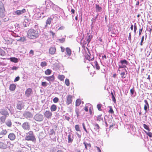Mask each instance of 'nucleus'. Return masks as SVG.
<instances>
[{
	"label": "nucleus",
	"instance_id": "nucleus-1",
	"mask_svg": "<svg viewBox=\"0 0 152 152\" xmlns=\"http://www.w3.org/2000/svg\"><path fill=\"white\" fill-rule=\"evenodd\" d=\"M39 34L38 31L34 29H30L27 33V37L31 39H34L38 37Z\"/></svg>",
	"mask_w": 152,
	"mask_h": 152
},
{
	"label": "nucleus",
	"instance_id": "nucleus-2",
	"mask_svg": "<svg viewBox=\"0 0 152 152\" xmlns=\"http://www.w3.org/2000/svg\"><path fill=\"white\" fill-rule=\"evenodd\" d=\"M25 140L27 141H32L36 140V139L32 131H29L26 133Z\"/></svg>",
	"mask_w": 152,
	"mask_h": 152
},
{
	"label": "nucleus",
	"instance_id": "nucleus-3",
	"mask_svg": "<svg viewBox=\"0 0 152 152\" xmlns=\"http://www.w3.org/2000/svg\"><path fill=\"white\" fill-rule=\"evenodd\" d=\"M5 15V10L4 5L3 3L0 1V17L3 18Z\"/></svg>",
	"mask_w": 152,
	"mask_h": 152
},
{
	"label": "nucleus",
	"instance_id": "nucleus-4",
	"mask_svg": "<svg viewBox=\"0 0 152 152\" xmlns=\"http://www.w3.org/2000/svg\"><path fill=\"white\" fill-rule=\"evenodd\" d=\"M10 142L7 141H5L4 140L3 142H0V149H6L8 147V144Z\"/></svg>",
	"mask_w": 152,
	"mask_h": 152
},
{
	"label": "nucleus",
	"instance_id": "nucleus-5",
	"mask_svg": "<svg viewBox=\"0 0 152 152\" xmlns=\"http://www.w3.org/2000/svg\"><path fill=\"white\" fill-rule=\"evenodd\" d=\"M22 127L26 131H29L30 129V125L28 122H25L23 123L22 125Z\"/></svg>",
	"mask_w": 152,
	"mask_h": 152
},
{
	"label": "nucleus",
	"instance_id": "nucleus-6",
	"mask_svg": "<svg viewBox=\"0 0 152 152\" xmlns=\"http://www.w3.org/2000/svg\"><path fill=\"white\" fill-rule=\"evenodd\" d=\"M34 119L38 121H41L43 119V116L40 114H37L34 116Z\"/></svg>",
	"mask_w": 152,
	"mask_h": 152
},
{
	"label": "nucleus",
	"instance_id": "nucleus-7",
	"mask_svg": "<svg viewBox=\"0 0 152 152\" xmlns=\"http://www.w3.org/2000/svg\"><path fill=\"white\" fill-rule=\"evenodd\" d=\"M44 115L45 118L48 119H49L51 118L52 114L50 110H46L45 112Z\"/></svg>",
	"mask_w": 152,
	"mask_h": 152
},
{
	"label": "nucleus",
	"instance_id": "nucleus-8",
	"mask_svg": "<svg viewBox=\"0 0 152 152\" xmlns=\"http://www.w3.org/2000/svg\"><path fill=\"white\" fill-rule=\"evenodd\" d=\"M73 97V96L70 94L67 95L66 100V104L67 105H68L69 104L72 103Z\"/></svg>",
	"mask_w": 152,
	"mask_h": 152
},
{
	"label": "nucleus",
	"instance_id": "nucleus-9",
	"mask_svg": "<svg viewBox=\"0 0 152 152\" xmlns=\"http://www.w3.org/2000/svg\"><path fill=\"white\" fill-rule=\"evenodd\" d=\"M48 81L53 82L55 80V77L54 75L49 76H46L44 77Z\"/></svg>",
	"mask_w": 152,
	"mask_h": 152
},
{
	"label": "nucleus",
	"instance_id": "nucleus-10",
	"mask_svg": "<svg viewBox=\"0 0 152 152\" xmlns=\"http://www.w3.org/2000/svg\"><path fill=\"white\" fill-rule=\"evenodd\" d=\"M8 137L11 140L13 141L16 138V136L13 133H10L8 135Z\"/></svg>",
	"mask_w": 152,
	"mask_h": 152
},
{
	"label": "nucleus",
	"instance_id": "nucleus-11",
	"mask_svg": "<svg viewBox=\"0 0 152 152\" xmlns=\"http://www.w3.org/2000/svg\"><path fill=\"white\" fill-rule=\"evenodd\" d=\"M26 11V10L24 8L21 10H17L15 12L16 15H20L25 13Z\"/></svg>",
	"mask_w": 152,
	"mask_h": 152
},
{
	"label": "nucleus",
	"instance_id": "nucleus-12",
	"mask_svg": "<svg viewBox=\"0 0 152 152\" xmlns=\"http://www.w3.org/2000/svg\"><path fill=\"white\" fill-rule=\"evenodd\" d=\"M56 50V48L54 47H52L50 48L49 52L50 54L53 55L55 54Z\"/></svg>",
	"mask_w": 152,
	"mask_h": 152
},
{
	"label": "nucleus",
	"instance_id": "nucleus-13",
	"mask_svg": "<svg viewBox=\"0 0 152 152\" xmlns=\"http://www.w3.org/2000/svg\"><path fill=\"white\" fill-rule=\"evenodd\" d=\"M0 113L2 115L7 117L9 115V113L7 110L2 109L0 111Z\"/></svg>",
	"mask_w": 152,
	"mask_h": 152
},
{
	"label": "nucleus",
	"instance_id": "nucleus-14",
	"mask_svg": "<svg viewBox=\"0 0 152 152\" xmlns=\"http://www.w3.org/2000/svg\"><path fill=\"white\" fill-rule=\"evenodd\" d=\"M87 36L86 37L85 39L87 42V45H88L91 41L92 37L91 35V34L89 33H87Z\"/></svg>",
	"mask_w": 152,
	"mask_h": 152
},
{
	"label": "nucleus",
	"instance_id": "nucleus-15",
	"mask_svg": "<svg viewBox=\"0 0 152 152\" xmlns=\"http://www.w3.org/2000/svg\"><path fill=\"white\" fill-rule=\"evenodd\" d=\"M7 132L6 129H3L0 132V138H2L4 135H6Z\"/></svg>",
	"mask_w": 152,
	"mask_h": 152
},
{
	"label": "nucleus",
	"instance_id": "nucleus-16",
	"mask_svg": "<svg viewBox=\"0 0 152 152\" xmlns=\"http://www.w3.org/2000/svg\"><path fill=\"white\" fill-rule=\"evenodd\" d=\"M32 92V89L31 88H28L26 90L25 92V94L27 96H29Z\"/></svg>",
	"mask_w": 152,
	"mask_h": 152
},
{
	"label": "nucleus",
	"instance_id": "nucleus-17",
	"mask_svg": "<svg viewBox=\"0 0 152 152\" xmlns=\"http://www.w3.org/2000/svg\"><path fill=\"white\" fill-rule=\"evenodd\" d=\"M24 116L26 118H30L32 116L31 113L28 111H26L23 114Z\"/></svg>",
	"mask_w": 152,
	"mask_h": 152
},
{
	"label": "nucleus",
	"instance_id": "nucleus-18",
	"mask_svg": "<svg viewBox=\"0 0 152 152\" xmlns=\"http://www.w3.org/2000/svg\"><path fill=\"white\" fill-rule=\"evenodd\" d=\"M16 107L18 109L20 110H21L23 107L22 103L20 102H18L17 104Z\"/></svg>",
	"mask_w": 152,
	"mask_h": 152
},
{
	"label": "nucleus",
	"instance_id": "nucleus-19",
	"mask_svg": "<svg viewBox=\"0 0 152 152\" xmlns=\"http://www.w3.org/2000/svg\"><path fill=\"white\" fill-rule=\"evenodd\" d=\"M16 87V85L14 84H12L10 85V90L12 91H14Z\"/></svg>",
	"mask_w": 152,
	"mask_h": 152
},
{
	"label": "nucleus",
	"instance_id": "nucleus-20",
	"mask_svg": "<svg viewBox=\"0 0 152 152\" xmlns=\"http://www.w3.org/2000/svg\"><path fill=\"white\" fill-rule=\"evenodd\" d=\"M88 54H87V56L86 57V58L88 60L90 61L91 60H92V59L94 58V57L93 56H91V55L89 51H88Z\"/></svg>",
	"mask_w": 152,
	"mask_h": 152
},
{
	"label": "nucleus",
	"instance_id": "nucleus-21",
	"mask_svg": "<svg viewBox=\"0 0 152 152\" xmlns=\"http://www.w3.org/2000/svg\"><path fill=\"white\" fill-rule=\"evenodd\" d=\"M83 144L85 146V148L87 150L88 149V147L89 148H90L91 146V144L90 143H87L86 142H84Z\"/></svg>",
	"mask_w": 152,
	"mask_h": 152
},
{
	"label": "nucleus",
	"instance_id": "nucleus-22",
	"mask_svg": "<svg viewBox=\"0 0 152 152\" xmlns=\"http://www.w3.org/2000/svg\"><path fill=\"white\" fill-rule=\"evenodd\" d=\"M50 109L51 111H55L57 109V106L56 105L53 104L51 106Z\"/></svg>",
	"mask_w": 152,
	"mask_h": 152
},
{
	"label": "nucleus",
	"instance_id": "nucleus-23",
	"mask_svg": "<svg viewBox=\"0 0 152 152\" xmlns=\"http://www.w3.org/2000/svg\"><path fill=\"white\" fill-rule=\"evenodd\" d=\"M53 19L51 18H48L46 22V26H47L48 25H50L51 23L52 20Z\"/></svg>",
	"mask_w": 152,
	"mask_h": 152
},
{
	"label": "nucleus",
	"instance_id": "nucleus-24",
	"mask_svg": "<svg viewBox=\"0 0 152 152\" xmlns=\"http://www.w3.org/2000/svg\"><path fill=\"white\" fill-rule=\"evenodd\" d=\"M10 61L15 63L18 62V59L15 57H12L10 58Z\"/></svg>",
	"mask_w": 152,
	"mask_h": 152
},
{
	"label": "nucleus",
	"instance_id": "nucleus-25",
	"mask_svg": "<svg viewBox=\"0 0 152 152\" xmlns=\"http://www.w3.org/2000/svg\"><path fill=\"white\" fill-rule=\"evenodd\" d=\"M58 78L61 81H64L65 78V76L63 75H58Z\"/></svg>",
	"mask_w": 152,
	"mask_h": 152
},
{
	"label": "nucleus",
	"instance_id": "nucleus-26",
	"mask_svg": "<svg viewBox=\"0 0 152 152\" xmlns=\"http://www.w3.org/2000/svg\"><path fill=\"white\" fill-rule=\"evenodd\" d=\"M51 72L52 71L49 69H48L45 71V73L46 75H50Z\"/></svg>",
	"mask_w": 152,
	"mask_h": 152
},
{
	"label": "nucleus",
	"instance_id": "nucleus-27",
	"mask_svg": "<svg viewBox=\"0 0 152 152\" xmlns=\"http://www.w3.org/2000/svg\"><path fill=\"white\" fill-rule=\"evenodd\" d=\"M96 6V11L97 12H101L102 8L99 7V6L98 4H96L95 5Z\"/></svg>",
	"mask_w": 152,
	"mask_h": 152
},
{
	"label": "nucleus",
	"instance_id": "nucleus-28",
	"mask_svg": "<svg viewBox=\"0 0 152 152\" xmlns=\"http://www.w3.org/2000/svg\"><path fill=\"white\" fill-rule=\"evenodd\" d=\"M6 125L9 127H11L12 126V122L10 120H9L7 121V122L6 123Z\"/></svg>",
	"mask_w": 152,
	"mask_h": 152
},
{
	"label": "nucleus",
	"instance_id": "nucleus-29",
	"mask_svg": "<svg viewBox=\"0 0 152 152\" xmlns=\"http://www.w3.org/2000/svg\"><path fill=\"white\" fill-rule=\"evenodd\" d=\"M66 54L69 56H70L71 53V50L68 48H66Z\"/></svg>",
	"mask_w": 152,
	"mask_h": 152
},
{
	"label": "nucleus",
	"instance_id": "nucleus-30",
	"mask_svg": "<svg viewBox=\"0 0 152 152\" xmlns=\"http://www.w3.org/2000/svg\"><path fill=\"white\" fill-rule=\"evenodd\" d=\"M102 115H98L97 117L96 120L99 121H103V118L102 117Z\"/></svg>",
	"mask_w": 152,
	"mask_h": 152
},
{
	"label": "nucleus",
	"instance_id": "nucleus-31",
	"mask_svg": "<svg viewBox=\"0 0 152 152\" xmlns=\"http://www.w3.org/2000/svg\"><path fill=\"white\" fill-rule=\"evenodd\" d=\"M120 62L122 64V65L125 64H126V65H127L128 64V62L125 59L121 60L120 61Z\"/></svg>",
	"mask_w": 152,
	"mask_h": 152
},
{
	"label": "nucleus",
	"instance_id": "nucleus-32",
	"mask_svg": "<svg viewBox=\"0 0 152 152\" xmlns=\"http://www.w3.org/2000/svg\"><path fill=\"white\" fill-rule=\"evenodd\" d=\"M68 142L69 143H71L73 140L72 137H71V135L70 134H69L68 135Z\"/></svg>",
	"mask_w": 152,
	"mask_h": 152
},
{
	"label": "nucleus",
	"instance_id": "nucleus-33",
	"mask_svg": "<svg viewBox=\"0 0 152 152\" xmlns=\"http://www.w3.org/2000/svg\"><path fill=\"white\" fill-rule=\"evenodd\" d=\"M94 63L95 64V66L96 69L97 70H99L100 69V67L99 65L97 63V62L96 61H94Z\"/></svg>",
	"mask_w": 152,
	"mask_h": 152
},
{
	"label": "nucleus",
	"instance_id": "nucleus-34",
	"mask_svg": "<svg viewBox=\"0 0 152 152\" xmlns=\"http://www.w3.org/2000/svg\"><path fill=\"white\" fill-rule=\"evenodd\" d=\"M94 128L97 131H98L99 128V125L97 124H96L94 125Z\"/></svg>",
	"mask_w": 152,
	"mask_h": 152
},
{
	"label": "nucleus",
	"instance_id": "nucleus-35",
	"mask_svg": "<svg viewBox=\"0 0 152 152\" xmlns=\"http://www.w3.org/2000/svg\"><path fill=\"white\" fill-rule=\"evenodd\" d=\"M47 63L45 61L42 62L41 63L40 65L42 67H43L47 66Z\"/></svg>",
	"mask_w": 152,
	"mask_h": 152
},
{
	"label": "nucleus",
	"instance_id": "nucleus-36",
	"mask_svg": "<svg viewBox=\"0 0 152 152\" xmlns=\"http://www.w3.org/2000/svg\"><path fill=\"white\" fill-rule=\"evenodd\" d=\"M111 94L112 95V100L115 103L116 102V99L112 92H111Z\"/></svg>",
	"mask_w": 152,
	"mask_h": 152
},
{
	"label": "nucleus",
	"instance_id": "nucleus-37",
	"mask_svg": "<svg viewBox=\"0 0 152 152\" xmlns=\"http://www.w3.org/2000/svg\"><path fill=\"white\" fill-rule=\"evenodd\" d=\"M49 84L46 82H42L41 85L42 86L44 87H46Z\"/></svg>",
	"mask_w": 152,
	"mask_h": 152
},
{
	"label": "nucleus",
	"instance_id": "nucleus-38",
	"mask_svg": "<svg viewBox=\"0 0 152 152\" xmlns=\"http://www.w3.org/2000/svg\"><path fill=\"white\" fill-rule=\"evenodd\" d=\"M6 116H1L0 118V120L3 123H4L5 122V120L6 119Z\"/></svg>",
	"mask_w": 152,
	"mask_h": 152
},
{
	"label": "nucleus",
	"instance_id": "nucleus-39",
	"mask_svg": "<svg viewBox=\"0 0 152 152\" xmlns=\"http://www.w3.org/2000/svg\"><path fill=\"white\" fill-rule=\"evenodd\" d=\"M145 133L147 135L149 136L150 137H152V133L151 132H147L146 131H145Z\"/></svg>",
	"mask_w": 152,
	"mask_h": 152
},
{
	"label": "nucleus",
	"instance_id": "nucleus-40",
	"mask_svg": "<svg viewBox=\"0 0 152 152\" xmlns=\"http://www.w3.org/2000/svg\"><path fill=\"white\" fill-rule=\"evenodd\" d=\"M65 84L67 86H69V81L68 79H66L65 80Z\"/></svg>",
	"mask_w": 152,
	"mask_h": 152
},
{
	"label": "nucleus",
	"instance_id": "nucleus-41",
	"mask_svg": "<svg viewBox=\"0 0 152 152\" xmlns=\"http://www.w3.org/2000/svg\"><path fill=\"white\" fill-rule=\"evenodd\" d=\"M143 127L146 129L148 131H149L150 130V129H149L148 126L147 125H146L145 124H143Z\"/></svg>",
	"mask_w": 152,
	"mask_h": 152
},
{
	"label": "nucleus",
	"instance_id": "nucleus-42",
	"mask_svg": "<svg viewBox=\"0 0 152 152\" xmlns=\"http://www.w3.org/2000/svg\"><path fill=\"white\" fill-rule=\"evenodd\" d=\"M59 100V99L57 97H55L53 99V102L55 103H57Z\"/></svg>",
	"mask_w": 152,
	"mask_h": 152
},
{
	"label": "nucleus",
	"instance_id": "nucleus-43",
	"mask_svg": "<svg viewBox=\"0 0 152 152\" xmlns=\"http://www.w3.org/2000/svg\"><path fill=\"white\" fill-rule=\"evenodd\" d=\"M134 33L135 34H136V31L137 30V25H136V23H134Z\"/></svg>",
	"mask_w": 152,
	"mask_h": 152
},
{
	"label": "nucleus",
	"instance_id": "nucleus-44",
	"mask_svg": "<svg viewBox=\"0 0 152 152\" xmlns=\"http://www.w3.org/2000/svg\"><path fill=\"white\" fill-rule=\"evenodd\" d=\"M4 51L3 50H2L1 48H0V55L4 56Z\"/></svg>",
	"mask_w": 152,
	"mask_h": 152
},
{
	"label": "nucleus",
	"instance_id": "nucleus-45",
	"mask_svg": "<svg viewBox=\"0 0 152 152\" xmlns=\"http://www.w3.org/2000/svg\"><path fill=\"white\" fill-rule=\"evenodd\" d=\"M81 103V101L80 99H77V106L79 105Z\"/></svg>",
	"mask_w": 152,
	"mask_h": 152
},
{
	"label": "nucleus",
	"instance_id": "nucleus-46",
	"mask_svg": "<svg viewBox=\"0 0 152 152\" xmlns=\"http://www.w3.org/2000/svg\"><path fill=\"white\" fill-rule=\"evenodd\" d=\"M54 134H55V131L53 129H51L49 133L50 135H52Z\"/></svg>",
	"mask_w": 152,
	"mask_h": 152
},
{
	"label": "nucleus",
	"instance_id": "nucleus-47",
	"mask_svg": "<svg viewBox=\"0 0 152 152\" xmlns=\"http://www.w3.org/2000/svg\"><path fill=\"white\" fill-rule=\"evenodd\" d=\"M97 108L98 109V110H99L101 111V107H102V105L101 104H98L97 105Z\"/></svg>",
	"mask_w": 152,
	"mask_h": 152
},
{
	"label": "nucleus",
	"instance_id": "nucleus-48",
	"mask_svg": "<svg viewBox=\"0 0 152 152\" xmlns=\"http://www.w3.org/2000/svg\"><path fill=\"white\" fill-rule=\"evenodd\" d=\"M148 108V106L146 105H145L144 106V110H145V114L147 112V109Z\"/></svg>",
	"mask_w": 152,
	"mask_h": 152
},
{
	"label": "nucleus",
	"instance_id": "nucleus-49",
	"mask_svg": "<svg viewBox=\"0 0 152 152\" xmlns=\"http://www.w3.org/2000/svg\"><path fill=\"white\" fill-rule=\"evenodd\" d=\"M59 40L60 42L63 43L65 41V39L64 38H63L61 39H59Z\"/></svg>",
	"mask_w": 152,
	"mask_h": 152
},
{
	"label": "nucleus",
	"instance_id": "nucleus-50",
	"mask_svg": "<svg viewBox=\"0 0 152 152\" xmlns=\"http://www.w3.org/2000/svg\"><path fill=\"white\" fill-rule=\"evenodd\" d=\"M109 112L111 114H113L114 113V111L112 108L111 107H110V109L109 111Z\"/></svg>",
	"mask_w": 152,
	"mask_h": 152
},
{
	"label": "nucleus",
	"instance_id": "nucleus-51",
	"mask_svg": "<svg viewBox=\"0 0 152 152\" xmlns=\"http://www.w3.org/2000/svg\"><path fill=\"white\" fill-rule=\"evenodd\" d=\"M134 88H132V89L130 90V92L131 94V95H133L134 94Z\"/></svg>",
	"mask_w": 152,
	"mask_h": 152
},
{
	"label": "nucleus",
	"instance_id": "nucleus-52",
	"mask_svg": "<svg viewBox=\"0 0 152 152\" xmlns=\"http://www.w3.org/2000/svg\"><path fill=\"white\" fill-rule=\"evenodd\" d=\"M119 68H125L126 67V66L124 65H119Z\"/></svg>",
	"mask_w": 152,
	"mask_h": 152
},
{
	"label": "nucleus",
	"instance_id": "nucleus-53",
	"mask_svg": "<svg viewBox=\"0 0 152 152\" xmlns=\"http://www.w3.org/2000/svg\"><path fill=\"white\" fill-rule=\"evenodd\" d=\"M125 73L124 72H122L121 73L120 75L121 76V77L123 78H125V77H124V75H125Z\"/></svg>",
	"mask_w": 152,
	"mask_h": 152
},
{
	"label": "nucleus",
	"instance_id": "nucleus-54",
	"mask_svg": "<svg viewBox=\"0 0 152 152\" xmlns=\"http://www.w3.org/2000/svg\"><path fill=\"white\" fill-rule=\"evenodd\" d=\"M20 79V77L19 76L16 77L14 80V82H16L18 81Z\"/></svg>",
	"mask_w": 152,
	"mask_h": 152
},
{
	"label": "nucleus",
	"instance_id": "nucleus-55",
	"mask_svg": "<svg viewBox=\"0 0 152 152\" xmlns=\"http://www.w3.org/2000/svg\"><path fill=\"white\" fill-rule=\"evenodd\" d=\"M82 125L83 127V128L84 129V130L86 132H87V130L86 128V127L85 126V124L84 123H83L82 124Z\"/></svg>",
	"mask_w": 152,
	"mask_h": 152
},
{
	"label": "nucleus",
	"instance_id": "nucleus-56",
	"mask_svg": "<svg viewBox=\"0 0 152 152\" xmlns=\"http://www.w3.org/2000/svg\"><path fill=\"white\" fill-rule=\"evenodd\" d=\"M131 33H130L129 34V36L128 37V39L130 41V42H131Z\"/></svg>",
	"mask_w": 152,
	"mask_h": 152
},
{
	"label": "nucleus",
	"instance_id": "nucleus-57",
	"mask_svg": "<svg viewBox=\"0 0 152 152\" xmlns=\"http://www.w3.org/2000/svg\"><path fill=\"white\" fill-rule=\"evenodd\" d=\"M144 102L145 103V105H146L147 106H148V108H149V104L148 102L146 100H144Z\"/></svg>",
	"mask_w": 152,
	"mask_h": 152
},
{
	"label": "nucleus",
	"instance_id": "nucleus-58",
	"mask_svg": "<svg viewBox=\"0 0 152 152\" xmlns=\"http://www.w3.org/2000/svg\"><path fill=\"white\" fill-rule=\"evenodd\" d=\"M95 147L97 148V150L98 152H101V150L98 147L96 146Z\"/></svg>",
	"mask_w": 152,
	"mask_h": 152
},
{
	"label": "nucleus",
	"instance_id": "nucleus-59",
	"mask_svg": "<svg viewBox=\"0 0 152 152\" xmlns=\"http://www.w3.org/2000/svg\"><path fill=\"white\" fill-rule=\"evenodd\" d=\"M29 53L33 55L34 54V51L32 50H31L29 52Z\"/></svg>",
	"mask_w": 152,
	"mask_h": 152
},
{
	"label": "nucleus",
	"instance_id": "nucleus-60",
	"mask_svg": "<svg viewBox=\"0 0 152 152\" xmlns=\"http://www.w3.org/2000/svg\"><path fill=\"white\" fill-rule=\"evenodd\" d=\"M12 69V70H16L18 69V68L15 66H14Z\"/></svg>",
	"mask_w": 152,
	"mask_h": 152
},
{
	"label": "nucleus",
	"instance_id": "nucleus-61",
	"mask_svg": "<svg viewBox=\"0 0 152 152\" xmlns=\"http://www.w3.org/2000/svg\"><path fill=\"white\" fill-rule=\"evenodd\" d=\"M142 28H140L139 30V35H140L141 34L142 32Z\"/></svg>",
	"mask_w": 152,
	"mask_h": 152
},
{
	"label": "nucleus",
	"instance_id": "nucleus-62",
	"mask_svg": "<svg viewBox=\"0 0 152 152\" xmlns=\"http://www.w3.org/2000/svg\"><path fill=\"white\" fill-rule=\"evenodd\" d=\"M61 52H64V50H65L64 48L62 46H61Z\"/></svg>",
	"mask_w": 152,
	"mask_h": 152
},
{
	"label": "nucleus",
	"instance_id": "nucleus-63",
	"mask_svg": "<svg viewBox=\"0 0 152 152\" xmlns=\"http://www.w3.org/2000/svg\"><path fill=\"white\" fill-rule=\"evenodd\" d=\"M50 33L52 34L53 37H54L55 35V33L52 31H50Z\"/></svg>",
	"mask_w": 152,
	"mask_h": 152
},
{
	"label": "nucleus",
	"instance_id": "nucleus-64",
	"mask_svg": "<svg viewBox=\"0 0 152 152\" xmlns=\"http://www.w3.org/2000/svg\"><path fill=\"white\" fill-rule=\"evenodd\" d=\"M84 110L86 112H88V109L87 106H85Z\"/></svg>",
	"mask_w": 152,
	"mask_h": 152
}]
</instances>
